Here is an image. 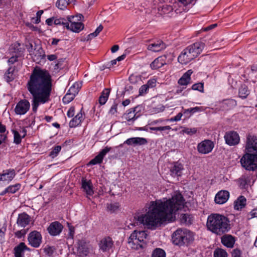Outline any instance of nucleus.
Listing matches in <instances>:
<instances>
[{
  "mask_svg": "<svg viewBox=\"0 0 257 257\" xmlns=\"http://www.w3.org/2000/svg\"><path fill=\"white\" fill-rule=\"evenodd\" d=\"M185 200L179 192H175L171 199L157 200L150 203L149 211L138 216L137 221L148 228L155 229L163 222L173 220L174 215L184 205Z\"/></svg>",
  "mask_w": 257,
  "mask_h": 257,
  "instance_id": "f257e3e1",
  "label": "nucleus"
},
{
  "mask_svg": "<svg viewBox=\"0 0 257 257\" xmlns=\"http://www.w3.org/2000/svg\"><path fill=\"white\" fill-rule=\"evenodd\" d=\"M27 88L33 96L32 109L36 112L40 103L48 102L52 88V79L49 72L39 67L33 70L27 84Z\"/></svg>",
  "mask_w": 257,
  "mask_h": 257,
  "instance_id": "f03ea898",
  "label": "nucleus"
},
{
  "mask_svg": "<svg viewBox=\"0 0 257 257\" xmlns=\"http://www.w3.org/2000/svg\"><path fill=\"white\" fill-rule=\"evenodd\" d=\"M206 227L212 232L221 235L230 229L229 220L223 215L212 213L207 217Z\"/></svg>",
  "mask_w": 257,
  "mask_h": 257,
  "instance_id": "7ed1b4c3",
  "label": "nucleus"
},
{
  "mask_svg": "<svg viewBox=\"0 0 257 257\" xmlns=\"http://www.w3.org/2000/svg\"><path fill=\"white\" fill-rule=\"evenodd\" d=\"M172 239L174 244L182 246L192 241L194 235L192 232L186 229L179 228L173 233Z\"/></svg>",
  "mask_w": 257,
  "mask_h": 257,
  "instance_id": "20e7f679",
  "label": "nucleus"
},
{
  "mask_svg": "<svg viewBox=\"0 0 257 257\" xmlns=\"http://www.w3.org/2000/svg\"><path fill=\"white\" fill-rule=\"evenodd\" d=\"M147 236L146 231L135 230L128 238V245L134 249L143 248L146 245Z\"/></svg>",
  "mask_w": 257,
  "mask_h": 257,
  "instance_id": "39448f33",
  "label": "nucleus"
},
{
  "mask_svg": "<svg viewBox=\"0 0 257 257\" xmlns=\"http://www.w3.org/2000/svg\"><path fill=\"white\" fill-rule=\"evenodd\" d=\"M242 167L249 171L257 169V154L244 152L242 156Z\"/></svg>",
  "mask_w": 257,
  "mask_h": 257,
  "instance_id": "423d86ee",
  "label": "nucleus"
},
{
  "mask_svg": "<svg viewBox=\"0 0 257 257\" xmlns=\"http://www.w3.org/2000/svg\"><path fill=\"white\" fill-rule=\"evenodd\" d=\"M77 18V21H81L83 18L82 15L79 14L75 16L68 17V23L66 28L73 32L79 33L84 28V25L80 22H76L74 21V19Z\"/></svg>",
  "mask_w": 257,
  "mask_h": 257,
  "instance_id": "0eeeda50",
  "label": "nucleus"
},
{
  "mask_svg": "<svg viewBox=\"0 0 257 257\" xmlns=\"http://www.w3.org/2000/svg\"><path fill=\"white\" fill-rule=\"evenodd\" d=\"M244 152L257 154V137L248 135L245 146Z\"/></svg>",
  "mask_w": 257,
  "mask_h": 257,
  "instance_id": "6e6552de",
  "label": "nucleus"
},
{
  "mask_svg": "<svg viewBox=\"0 0 257 257\" xmlns=\"http://www.w3.org/2000/svg\"><path fill=\"white\" fill-rule=\"evenodd\" d=\"M214 147V143L210 140H205L197 145L198 152L202 154H207L210 153Z\"/></svg>",
  "mask_w": 257,
  "mask_h": 257,
  "instance_id": "1a4fd4ad",
  "label": "nucleus"
},
{
  "mask_svg": "<svg viewBox=\"0 0 257 257\" xmlns=\"http://www.w3.org/2000/svg\"><path fill=\"white\" fill-rule=\"evenodd\" d=\"M42 235L39 231H33L31 232L28 237L29 244L35 248H38L42 243Z\"/></svg>",
  "mask_w": 257,
  "mask_h": 257,
  "instance_id": "9d476101",
  "label": "nucleus"
},
{
  "mask_svg": "<svg viewBox=\"0 0 257 257\" xmlns=\"http://www.w3.org/2000/svg\"><path fill=\"white\" fill-rule=\"evenodd\" d=\"M30 107V102L26 99H23L17 104L15 108V112L17 114L23 115L28 112Z\"/></svg>",
  "mask_w": 257,
  "mask_h": 257,
  "instance_id": "9b49d317",
  "label": "nucleus"
},
{
  "mask_svg": "<svg viewBox=\"0 0 257 257\" xmlns=\"http://www.w3.org/2000/svg\"><path fill=\"white\" fill-rule=\"evenodd\" d=\"M204 46V43L200 41L188 46L187 48L190 51L194 58H195L202 52Z\"/></svg>",
  "mask_w": 257,
  "mask_h": 257,
  "instance_id": "f8f14e48",
  "label": "nucleus"
},
{
  "mask_svg": "<svg viewBox=\"0 0 257 257\" xmlns=\"http://www.w3.org/2000/svg\"><path fill=\"white\" fill-rule=\"evenodd\" d=\"M204 46V43L200 41L188 46L187 48L190 51L194 58H195L202 52Z\"/></svg>",
  "mask_w": 257,
  "mask_h": 257,
  "instance_id": "ddd939ff",
  "label": "nucleus"
},
{
  "mask_svg": "<svg viewBox=\"0 0 257 257\" xmlns=\"http://www.w3.org/2000/svg\"><path fill=\"white\" fill-rule=\"evenodd\" d=\"M204 46V43L200 41L188 46L187 48L190 51L194 58H195L202 52Z\"/></svg>",
  "mask_w": 257,
  "mask_h": 257,
  "instance_id": "4468645a",
  "label": "nucleus"
},
{
  "mask_svg": "<svg viewBox=\"0 0 257 257\" xmlns=\"http://www.w3.org/2000/svg\"><path fill=\"white\" fill-rule=\"evenodd\" d=\"M224 139L227 145L234 146L239 143L240 138L237 133L231 131L226 133L224 136Z\"/></svg>",
  "mask_w": 257,
  "mask_h": 257,
  "instance_id": "2eb2a0df",
  "label": "nucleus"
},
{
  "mask_svg": "<svg viewBox=\"0 0 257 257\" xmlns=\"http://www.w3.org/2000/svg\"><path fill=\"white\" fill-rule=\"evenodd\" d=\"M63 226L58 221L51 223L47 228L49 233L52 236H57L60 234Z\"/></svg>",
  "mask_w": 257,
  "mask_h": 257,
  "instance_id": "dca6fc26",
  "label": "nucleus"
},
{
  "mask_svg": "<svg viewBox=\"0 0 257 257\" xmlns=\"http://www.w3.org/2000/svg\"><path fill=\"white\" fill-rule=\"evenodd\" d=\"M230 194L228 191L222 190L215 195L214 201L216 204H223L226 203L229 198Z\"/></svg>",
  "mask_w": 257,
  "mask_h": 257,
  "instance_id": "f3484780",
  "label": "nucleus"
},
{
  "mask_svg": "<svg viewBox=\"0 0 257 257\" xmlns=\"http://www.w3.org/2000/svg\"><path fill=\"white\" fill-rule=\"evenodd\" d=\"M194 59L189 49L186 48L178 57V61L182 64H186Z\"/></svg>",
  "mask_w": 257,
  "mask_h": 257,
  "instance_id": "a211bd4d",
  "label": "nucleus"
},
{
  "mask_svg": "<svg viewBox=\"0 0 257 257\" xmlns=\"http://www.w3.org/2000/svg\"><path fill=\"white\" fill-rule=\"evenodd\" d=\"M113 245V241L110 237L107 236L103 238L99 243V248L103 252L109 251Z\"/></svg>",
  "mask_w": 257,
  "mask_h": 257,
  "instance_id": "6ab92c4d",
  "label": "nucleus"
},
{
  "mask_svg": "<svg viewBox=\"0 0 257 257\" xmlns=\"http://www.w3.org/2000/svg\"><path fill=\"white\" fill-rule=\"evenodd\" d=\"M148 141L144 138L134 137L131 138L125 141L123 144H126L128 146L134 147L137 146H143L147 144Z\"/></svg>",
  "mask_w": 257,
  "mask_h": 257,
  "instance_id": "aec40b11",
  "label": "nucleus"
},
{
  "mask_svg": "<svg viewBox=\"0 0 257 257\" xmlns=\"http://www.w3.org/2000/svg\"><path fill=\"white\" fill-rule=\"evenodd\" d=\"M81 188L83 189L87 197L92 196L94 194L93 190V185L90 180H88L84 178H82L81 180Z\"/></svg>",
  "mask_w": 257,
  "mask_h": 257,
  "instance_id": "412c9836",
  "label": "nucleus"
},
{
  "mask_svg": "<svg viewBox=\"0 0 257 257\" xmlns=\"http://www.w3.org/2000/svg\"><path fill=\"white\" fill-rule=\"evenodd\" d=\"M183 170V165L181 163L175 162L170 169L171 175L174 177H180L182 175Z\"/></svg>",
  "mask_w": 257,
  "mask_h": 257,
  "instance_id": "4be33fe9",
  "label": "nucleus"
},
{
  "mask_svg": "<svg viewBox=\"0 0 257 257\" xmlns=\"http://www.w3.org/2000/svg\"><path fill=\"white\" fill-rule=\"evenodd\" d=\"M16 176V172L14 169H10L4 170L3 173L0 174V181H8L10 182Z\"/></svg>",
  "mask_w": 257,
  "mask_h": 257,
  "instance_id": "5701e85b",
  "label": "nucleus"
},
{
  "mask_svg": "<svg viewBox=\"0 0 257 257\" xmlns=\"http://www.w3.org/2000/svg\"><path fill=\"white\" fill-rule=\"evenodd\" d=\"M26 250H30L24 242H21L15 246L14 251L15 257H24V253Z\"/></svg>",
  "mask_w": 257,
  "mask_h": 257,
  "instance_id": "b1692460",
  "label": "nucleus"
},
{
  "mask_svg": "<svg viewBox=\"0 0 257 257\" xmlns=\"http://www.w3.org/2000/svg\"><path fill=\"white\" fill-rule=\"evenodd\" d=\"M166 48L165 44L161 40H158L153 43L149 44L148 49L153 52H159Z\"/></svg>",
  "mask_w": 257,
  "mask_h": 257,
  "instance_id": "393cba45",
  "label": "nucleus"
},
{
  "mask_svg": "<svg viewBox=\"0 0 257 257\" xmlns=\"http://www.w3.org/2000/svg\"><path fill=\"white\" fill-rule=\"evenodd\" d=\"M235 238L231 235L226 234L221 237V242L225 246L228 248L233 247L235 243Z\"/></svg>",
  "mask_w": 257,
  "mask_h": 257,
  "instance_id": "a878e982",
  "label": "nucleus"
},
{
  "mask_svg": "<svg viewBox=\"0 0 257 257\" xmlns=\"http://www.w3.org/2000/svg\"><path fill=\"white\" fill-rule=\"evenodd\" d=\"M166 56H162L156 58L150 64V67L152 69H157L166 64Z\"/></svg>",
  "mask_w": 257,
  "mask_h": 257,
  "instance_id": "bb28decb",
  "label": "nucleus"
},
{
  "mask_svg": "<svg viewBox=\"0 0 257 257\" xmlns=\"http://www.w3.org/2000/svg\"><path fill=\"white\" fill-rule=\"evenodd\" d=\"M30 222V217L26 213H23L19 214L17 223L19 226L25 227Z\"/></svg>",
  "mask_w": 257,
  "mask_h": 257,
  "instance_id": "cd10ccee",
  "label": "nucleus"
},
{
  "mask_svg": "<svg viewBox=\"0 0 257 257\" xmlns=\"http://www.w3.org/2000/svg\"><path fill=\"white\" fill-rule=\"evenodd\" d=\"M84 117L81 111L79 112L69 122V126L70 127H75L79 125L84 120Z\"/></svg>",
  "mask_w": 257,
  "mask_h": 257,
  "instance_id": "c85d7f7f",
  "label": "nucleus"
},
{
  "mask_svg": "<svg viewBox=\"0 0 257 257\" xmlns=\"http://www.w3.org/2000/svg\"><path fill=\"white\" fill-rule=\"evenodd\" d=\"M193 71L192 70H188L183 76L179 79L178 83L181 85H187L190 83L191 80V75Z\"/></svg>",
  "mask_w": 257,
  "mask_h": 257,
  "instance_id": "c756f323",
  "label": "nucleus"
},
{
  "mask_svg": "<svg viewBox=\"0 0 257 257\" xmlns=\"http://www.w3.org/2000/svg\"><path fill=\"white\" fill-rule=\"evenodd\" d=\"M75 2V0H58L56 3V6L61 10H64L69 5L71 4L74 5Z\"/></svg>",
  "mask_w": 257,
  "mask_h": 257,
  "instance_id": "7c9ffc66",
  "label": "nucleus"
},
{
  "mask_svg": "<svg viewBox=\"0 0 257 257\" xmlns=\"http://www.w3.org/2000/svg\"><path fill=\"white\" fill-rule=\"evenodd\" d=\"M110 92L109 88H105L99 97V102L101 105L104 104L108 100Z\"/></svg>",
  "mask_w": 257,
  "mask_h": 257,
  "instance_id": "2f4dec72",
  "label": "nucleus"
},
{
  "mask_svg": "<svg viewBox=\"0 0 257 257\" xmlns=\"http://www.w3.org/2000/svg\"><path fill=\"white\" fill-rule=\"evenodd\" d=\"M135 111L136 110L134 109H130L127 112L123 115V117L128 121L135 120L138 117V116H136Z\"/></svg>",
  "mask_w": 257,
  "mask_h": 257,
  "instance_id": "473e14b6",
  "label": "nucleus"
},
{
  "mask_svg": "<svg viewBox=\"0 0 257 257\" xmlns=\"http://www.w3.org/2000/svg\"><path fill=\"white\" fill-rule=\"evenodd\" d=\"M213 257H228V254L224 249L217 248L214 251Z\"/></svg>",
  "mask_w": 257,
  "mask_h": 257,
  "instance_id": "72a5a7b5",
  "label": "nucleus"
},
{
  "mask_svg": "<svg viewBox=\"0 0 257 257\" xmlns=\"http://www.w3.org/2000/svg\"><path fill=\"white\" fill-rule=\"evenodd\" d=\"M152 257H166V253L163 249L157 248L153 251Z\"/></svg>",
  "mask_w": 257,
  "mask_h": 257,
  "instance_id": "f704fd0d",
  "label": "nucleus"
},
{
  "mask_svg": "<svg viewBox=\"0 0 257 257\" xmlns=\"http://www.w3.org/2000/svg\"><path fill=\"white\" fill-rule=\"evenodd\" d=\"M21 187V185L19 183L9 186L7 188L8 191V193L14 194L16 193L20 189Z\"/></svg>",
  "mask_w": 257,
  "mask_h": 257,
  "instance_id": "c9c22d12",
  "label": "nucleus"
},
{
  "mask_svg": "<svg viewBox=\"0 0 257 257\" xmlns=\"http://www.w3.org/2000/svg\"><path fill=\"white\" fill-rule=\"evenodd\" d=\"M68 22V19L66 20L63 18H60L59 19L54 18V24L55 25H62L64 27H66Z\"/></svg>",
  "mask_w": 257,
  "mask_h": 257,
  "instance_id": "e433bc0d",
  "label": "nucleus"
},
{
  "mask_svg": "<svg viewBox=\"0 0 257 257\" xmlns=\"http://www.w3.org/2000/svg\"><path fill=\"white\" fill-rule=\"evenodd\" d=\"M43 250L46 255L49 256H51L55 251V248L54 246L46 245L44 248Z\"/></svg>",
  "mask_w": 257,
  "mask_h": 257,
  "instance_id": "4c0bfd02",
  "label": "nucleus"
},
{
  "mask_svg": "<svg viewBox=\"0 0 257 257\" xmlns=\"http://www.w3.org/2000/svg\"><path fill=\"white\" fill-rule=\"evenodd\" d=\"M61 150V147L60 146H57L55 147L52 149L51 152L50 153L49 156L52 158H54L55 157L57 156L59 153L60 152Z\"/></svg>",
  "mask_w": 257,
  "mask_h": 257,
  "instance_id": "58836bf2",
  "label": "nucleus"
},
{
  "mask_svg": "<svg viewBox=\"0 0 257 257\" xmlns=\"http://www.w3.org/2000/svg\"><path fill=\"white\" fill-rule=\"evenodd\" d=\"M75 96L73 94H70L67 92L66 94L63 98V101L64 103H69L74 99Z\"/></svg>",
  "mask_w": 257,
  "mask_h": 257,
  "instance_id": "ea45409f",
  "label": "nucleus"
},
{
  "mask_svg": "<svg viewBox=\"0 0 257 257\" xmlns=\"http://www.w3.org/2000/svg\"><path fill=\"white\" fill-rule=\"evenodd\" d=\"M249 84V83L247 82L244 86H242V98H246L249 94L250 91L248 88Z\"/></svg>",
  "mask_w": 257,
  "mask_h": 257,
  "instance_id": "a19ab883",
  "label": "nucleus"
},
{
  "mask_svg": "<svg viewBox=\"0 0 257 257\" xmlns=\"http://www.w3.org/2000/svg\"><path fill=\"white\" fill-rule=\"evenodd\" d=\"M197 128L195 127L193 128H189V127H184L182 130V132L183 133L189 135H193L196 133L197 132Z\"/></svg>",
  "mask_w": 257,
  "mask_h": 257,
  "instance_id": "79ce46f5",
  "label": "nucleus"
},
{
  "mask_svg": "<svg viewBox=\"0 0 257 257\" xmlns=\"http://www.w3.org/2000/svg\"><path fill=\"white\" fill-rule=\"evenodd\" d=\"M181 221L187 224L191 223V217L190 215L187 214H183L181 215Z\"/></svg>",
  "mask_w": 257,
  "mask_h": 257,
  "instance_id": "37998d69",
  "label": "nucleus"
},
{
  "mask_svg": "<svg viewBox=\"0 0 257 257\" xmlns=\"http://www.w3.org/2000/svg\"><path fill=\"white\" fill-rule=\"evenodd\" d=\"M119 103L118 101H114L113 104L111 106L109 110V113L113 115L117 112V105Z\"/></svg>",
  "mask_w": 257,
  "mask_h": 257,
  "instance_id": "c03bdc74",
  "label": "nucleus"
},
{
  "mask_svg": "<svg viewBox=\"0 0 257 257\" xmlns=\"http://www.w3.org/2000/svg\"><path fill=\"white\" fill-rule=\"evenodd\" d=\"M233 208L235 210H239L241 209V195L238 196L236 200L234 201Z\"/></svg>",
  "mask_w": 257,
  "mask_h": 257,
  "instance_id": "a18cd8bd",
  "label": "nucleus"
},
{
  "mask_svg": "<svg viewBox=\"0 0 257 257\" xmlns=\"http://www.w3.org/2000/svg\"><path fill=\"white\" fill-rule=\"evenodd\" d=\"M171 127L169 125L159 127H150V130L154 131H164L166 130H170Z\"/></svg>",
  "mask_w": 257,
  "mask_h": 257,
  "instance_id": "49530a36",
  "label": "nucleus"
},
{
  "mask_svg": "<svg viewBox=\"0 0 257 257\" xmlns=\"http://www.w3.org/2000/svg\"><path fill=\"white\" fill-rule=\"evenodd\" d=\"M102 160L103 159L97 155L94 159L89 162V164L92 165L100 164L102 162Z\"/></svg>",
  "mask_w": 257,
  "mask_h": 257,
  "instance_id": "de8ad7c7",
  "label": "nucleus"
},
{
  "mask_svg": "<svg viewBox=\"0 0 257 257\" xmlns=\"http://www.w3.org/2000/svg\"><path fill=\"white\" fill-rule=\"evenodd\" d=\"M192 89L194 90H198L200 92H203V83H198L193 84L192 86Z\"/></svg>",
  "mask_w": 257,
  "mask_h": 257,
  "instance_id": "09e8293b",
  "label": "nucleus"
},
{
  "mask_svg": "<svg viewBox=\"0 0 257 257\" xmlns=\"http://www.w3.org/2000/svg\"><path fill=\"white\" fill-rule=\"evenodd\" d=\"M13 133L14 136V143L16 144H19L21 142V137L19 132L13 130Z\"/></svg>",
  "mask_w": 257,
  "mask_h": 257,
  "instance_id": "8fccbe9b",
  "label": "nucleus"
},
{
  "mask_svg": "<svg viewBox=\"0 0 257 257\" xmlns=\"http://www.w3.org/2000/svg\"><path fill=\"white\" fill-rule=\"evenodd\" d=\"M111 149V147H109L108 146L105 147L103 149H102L99 153L98 154L102 159H103L104 157L106 155V154L108 153L110 150Z\"/></svg>",
  "mask_w": 257,
  "mask_h": 257,
  "instance_id": "3c124183",
  "label": "nucleus"
},
{
  "mask_svg": "<svg viewBox=\"0 0 257 257\" xmlns=\"http://www.w3.org/2000/svg\"><path fill=\"white\" fill-rule=\"evenodd\" d=\"M119 207L118 203L109 204H107V209L110 211L114 212Z\"/></svg>",
  "mask_w": 257,
  "mask_h": 257,
  "instance_id": "603ef678",
  "label": "nucleus"
},
{
  "mask_svg": "<svg viewBox=\"0 0 257 257\" xmlns=\"http://www.w3.org/2000/svg\"><path fill=\"white\" fill-rule=\"evenodd\" d=\"M231 257H241V250L237 248L233 249L231 252Z\"/></svg>",
  "mask_w": 257,
  "mask_h": 257,
  "instance_id": "864d4df0",
  "label": "nucleus"
},
{
  "mask_svg": "<svg viewBox=\"0 0 257 257\" xmlns=\"http://www.w3.org/2000/svg\"><path fill=\"white\" fill-rule=\"evenodd\" d=\"M6 230L7 227L5 225L0 227V241H2L4 240Z\"/></svg>",
  "mask_w": 257,
  "mask_h": 257,
  "instance_id": "5fc2aeb1",
  "label": "nucleus"
},
{
  "mask_svg": "<svg viewBox=\"0 0 257 257\" xmlns=\"http://www.w3.org/2000/svg\"><path fill=\"white\" fill-rule=\"evenodd\" d=\"M149 88V86L146 84L142 85L139 89L140 95H143L144 94L146 93Z\"/></svg>",
  "mask_w": 257,
  "mask_h": 257,
  "instance_id": "6e6d98bb",
  "label": "nucleus"
},
{
  "mask_svg": "<svg viewBox=\"0 0 257 257\" xmlns=\"http://www.w3.org/2000/svg\"><path fill=\"white\" fill-rule=\"evenodd\" d=\"M156 82H157L156 79L155 78H152V79H149L148 81L146 84L149 86V88H153L156 86Z\"/></svg>",
  "mask_w": 257,
  "mask_h": 257,
  "instance_id": "4d7b16f0",
  "label": "nucleus"
},
{
  "mask_svg": "<svg viewBox=\"0 0 257 257\" xmlns=\"http://www.w3.org/2000/svg\"><path fill=\"white\" fill-rule=\"evenodd\" d=\"M183 115V114L181 112H180L177 114V115H176L175 117H171L170 119H168V120L170 121H177L180 120L181 119V117Z\"/></svg>",
  "mask_w": 257,
  "mask_h": 257,
  "instance_id": "13d9d810",
  "label": "nucleus"
},
{
  "mask_svg": "<svg viewBox=\"0 0 257 257\" xmlns=\"http://www.w3.org/2000/svg\"><path fill=\"white\" fill-rule=\"evenodd\" d=\"M201 110H202L201 107H198V106L193 107V108H190L186 109L187 111H189L190 112H191V113H194L196 112L200 111Z\"/></svg>",
  "mask_w": 257,
  "mask_h": 257,
  "instance_id": "bf43d9fd",
  "label": "nucleus"
},
{
  "mask_svg": "<svg viewBox=\"0 0 257 257\" xmlns=\"http://www.w3.org/2000/svg\"><path fill=\"white\" fill-rule=\"evenodd\" d=\"M75 114V107H71L67 111V115L69 117H73Z\"/></svg>",
  "mask_w": 257,
  "mask_h": 257,
  "instance_id": "052dcab7",
  "label": "nucleus"
},
{
  "mask_svg": "<svg viewBox=\"0 0 257 257\" xmlns=\"http://www.w3.org/2000/svg\"><path fill=\"white\" fill-rule=\"evenodd\" d=\"M15 234L17 237L21 238L25 234V231L24 230H19L16 231Z\"/></svg>",
  "mask_w": 257,
  "mask_h": 257,
  "instance_id": "680f3d73",
  "label": "nucleus"
},
{
  "mask_svg": "<svg viewBox=\"0 0 257 257\" xmlns=\"http://www.w3.org/2000/svg\"><path fill=\"white\" fill-rule=\"evenodd\" d=\"M18 57L16 56H12L11 58H9V59L8 61V62L9 65H12L14 64L15 62L18 61Z\"/></svg>",
  "mask_w": 257,
  "mask_h": 257,
  "instance_id": "e2e57ef3",
  "label": "nucleus"
},
{
  "mask_svg": "<svg viewBox=\"0 0 257 257\" xmlns=\"http://www.w3.org/2000/svg\"><path fill=\"white\" fill-rule=\"evenodd\" d=\"M68 92L75 96L76 94L78 93V90L77 88H75L74 86H72L68 90Z\"/></svg>",
  "mask_w": 257,
  "mask_h": 257,
  "instance_id": "0e129e2a",
  "label": "nucleus"
},
{
  "mask_svg": "<svg viewBox=\"0 0 257 257\" xmlns=\"http://www.w3.org/2000/svg\"><path fill=\"white\" fill-rule=\"evenodd\" d=\"M5 76L8 82L12 81L14 79L13 74L8 75V74L5 73Z\"/></svg>",
  "mask_w": 257,
  "mask_h": 257,
  "instance_id": "69168bd1",
  "label": "nucleus"
},
{
  "mask_svg": "<svg viewBox=\"0 0 257 257\" xmlns=\"http://www.w3.org/2000/svg\"><path fill=\"white\" fill-rule=\"evenodd\" d=\"M46 23L49 26H52L54 24V17L47 19L46 20Z\"/></svg>",
  "mask_w": 257,
  "mask_h": 257,
  "instance_id": "338daca9",
  "label": "nucleus"
},
{
  "mask_svg": "<svg viewBox=\"0 0 257 257\" xmlns=\"http://www.w3.org/2000/svg\"><path fill=\"white\" fill-rule=\"evenodd\" d=\"M251 218L256 217L257 218V209H253L250 212Z\"/></svg>",
  "mask_w": 257,
  "mask_h": 257,
  "instance_id": "774afa93",
  "label": "nucleus"
}]
</instances>
